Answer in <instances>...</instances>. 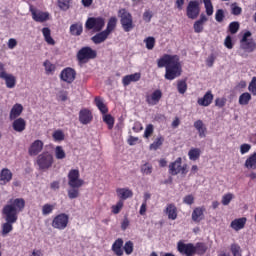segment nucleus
Returning a JSON list of instances; mask_svg holds the SVG:
<instances>
[{
    "label": "nucleus",
    "mask_w": 256,
    "mask_h": 256,
    "mask_svg": "<svg viewBox=\"0 0 256 256\" xmlns=\"http://www.w3.org/2000/svg\"><path fill=\"white\" fill-rule=\"evenodd\" d=\"M10 204H6L2 209V215L5 219V223L2 224L1 235H9L13 231V224L17 223L19 219V213L25 209V199L16 198L9 201Z\"/></svg>",
    "instance_id": "f257e3e1"
},
{
    "label": "nucleus",
    "mask_w": 256,
    "mask_h": 256,
    "mask_svg": "<svg viewBox=\"0 0 256 256\" xmlns=\"http://www.w3.org/2000/svg\"><path fill=\"white\" fill-rule=\"evenodd\" d=\"M158 69L165 67V79L167 81H173L177 77H181L183 73V66H181V60L178 55L164 54L157 60Z\"/></svg>",
    "instance_id": "f03ea898"
},
{
    "label": "nucleus",
    "mask_w": 256,
    "mask_h": 256,
    "mask_svg": "<svg viewBox=\"0 0 256 256\" xmlns=\"http://www.w3.org/2000/svg\"><path fill=\"white\" fill-rule=\"evenodd\" d=\"M81 174L79 173V169H71L68 173V185L70 189H68V197L69 199H77L79 197L82 186L85 185V180L80 179Z\"/></svg>",
    "instance_id": "7ed1b4c3"
},
{
    "label": "nucleus",
    "mask_w": 256,
    "mask_h": 256,
    "mask_svg": "<svg viewBox=\"0 0 256 256\" xmlns=\"http://www.w3.org/2000/svg\"><path fill=\"white\" fill-rule=\"evenodd\" d=\"M252 35L251 31H246L240 39V50L238 51V55L244 59L249 57V54L247 53H253V51L256 50L255 40L253 38H249Z\"/></svg>",
    "instance_id": "20e7f679"
},
{
    "label": "nucleus",
    "mask_w": 256,
    "mask_h": 256,
    "mask_svg": "<svg viewBox=\"0 0 256 256\" xmlns=\"http://www.w3.org/2000/svg\"><path fill=\"white\" fill-rule=\"evenodd\" d=\"M118 18L120 19V25L125 33H129L135 29L133 15L126 8L118 10Z\"/></svg>",
    "instance_id": "39448f33"
},
{
    "label": "nucleus",
    "mask_w": 256,
    "mask_h": 256,
    "mask_svg": "<svg viewBox=\"0 0 256 256\" xmlns=\"http://www.w3.org/2000/svg\"><path fill=\"white\" fill-rule=\"evenodd\" d=\"M76 57L80 65H85V63H89V61L97 59V50L89 46H84L77 52Z\"/></svg>",
    "instance_id": "423d86ee"
},
{
    "label": "nucleus",
    "mask_w": 256,
    "mask_h": 256,
    "mask_svg": "<svg viewBox=\"0 0 256 256\" xmlns=\"http://www.w3.org/2000/svg\"><path fill=\"white\" fill-rule=\"evenodd\" d=\"M54 161L53 154L48 151L42 152L36 159V163L40 171H47L48 169H51Z\"/></svg>",
    "instance_id": "0eeeda50"
},
{
    "label": "nucleus",
    "mask_w": 256,
    "mask_h": 256,
    "mask_svg": "<svg viewBox=\"0 0 256 256\" xmlns=\"http://www.w3.org/2000/svg\"><path fill=\"white\" fill-rule=\"evenodd\" d=\"M85 27L88 31L93 30L95 33H99L105 27V18L90 17L86 20Z\"/></svg>",
    "instance_id": "6e6552de"
},
{
    "label": "nucleus",
    "mask_w": 256,
    "mask_h": 256,
    "mask_svg": "<svg viewBox=\"0 0 256 256\" xmlns=\"http://www.w3.org/2000/svg\"><path fill=\"white\" fill-rule=\"evenodd\" d=\"M53 229H58V231H64L69 225V214L60 213L54 216L51 223Z\"/></svg>",
    "instance_id": "1a4fd4ad"
},
{
    "label": "nucleus",
    "mask_w": 256,
    "mask_h": 256,
    "mask_svg": "<svg viewBox=\"0 0 256 256\" xmlns=\"http://www.w3.org/2000/svg\"><path fill=\"white\" fill-rule=\"evenodd\" d=\"M183 159L178 157L174 162L170 163L168 166V171L170 175L175 176L181 173L182 175H187V164L182 166Z\"/></svg>",
    "instance_id": "9d476101"
},
{
    "label": "nucleus",
    "mask_w": 256,
    "mask_h": 256,
    "mask_svg": "<svg viewBox=\"0 0 256 256\" xmlns=\"http://www.w3.org/2000/svg\"><path fill=\"white\" fill-rule=\"evenodd\" d=\"M201 13V1L191 0L186 7V16L188 19H197Z\"/></svg>",
    "instance_id": "9b49d317"
},
{
    "label": "nucleus",
    "mask_w": 256,
    "mask_h": 256,
    "mask_svg": "<svg viewBox=\"0 0 256 256\" xmlns=\"http://www.w3.org/2000/svg\"><path fill=\"white\" fill-rule=\"evenodd\" d=\"M60 79L64 83L71 85L75 79H77V71L71 67L64 68L60 73Z\"/></svg>",
    "instance_id": "f8f14e48"
},
{
    "label": "nucleus",
    "mask_w": 256,
    "mask_h": 256,
    "mask_svg": "<svg viewBox=\"0 0 256 256\" xmlns=\"http://www.w3.org/2000/svg\"><path fill=\"white\" fill-rule=\"evenodd\" d=\"M177 251L180 253V255L193 256L195 252V244L179 241L177 243Z\"/></svg>",
    "instance_id": "ddd939ff"
},
{
    "label": "nucleus",
    "mask_w": 256,
    "mask_h": 256,
    "mask_svg": "<svg viewBox=\"0 0 256 256\" xmlns=\"http://www.w3.org/2000/svg\"><path fill=\"white\" fill-rule=\"evenodd\" d=\"M163 98V92L161 89L154 90L151 94L146 95V103L151 107L158 105L159 101Z\"/></svg>",
    "instance_id": "4468645a"
},
{
    "label": "nucleus",
    "mask_w": 256,
    "mask_h": 256,
    "mask_svg": "<svg viewBox=\"0 0 256 256\" xmlns=\"http://www.w3.org/2000/svg\"><path fill=\"white\" fill-rule=\"evenodd\" d=\"M79 121L81 125H89L93 121V112L87 108L81 109L79 112Z\"/></svg>",
    "instance_id": "2eb2a0df"
},
{
    "label": "nucleus",
    "mask_w": 256,
    "mask_h": 256,
    "mask_svg": "<svg viewBox=\"0 0 256 256\" xmlns=\"http://www.w3.org/2000/svg\"><path fill=\"white\" fill-rule=\"evenodd\" d=\"M0 79H4L6 87L13 89L17 85V78L13 74H7V72H0Z\"/></svg>",
    "instance_id": "dca6fc26"
},
{
    "label": "nucleus",
    "mask_w": 256,
    "mask_h": 256,
    "mask_svg": "<svg viewBox=\"0 0 256 256\" xmlns=\"http://www.w3.org/2000/svg\"><path fill=\"white\" fill-rule=\"evenodd\" d=\"M41 151H43V141L41 140H35L28 149L31 157L37 156Z\"/></svg>",
    "instance_id": "f3484780"
},
{
    "label": "nucleus",
    "mask_w": 256,
    "mask_h": 256,
    "mask_svg": "<svg viewBox=\"0 0 256 256\" xmlns=\"http://www.w3.org/2000/svg\"><path fill=\"white\" fill-rule=\"evenodd\" d=\"M32 14V19L36 21V23H45V21H49V14L47 12L36 11L35 9H30Z\"/></svg>",
    "instance_id": "a211bd4d"
},
{
    "label": "nucleus",
    "mask_w": 256,
    "mask_h": 256,
    "mask_svg": "<svg viewBox=\"0 0 256 256\" xmlns=\"http://www.w3.org/2000/svg\"><path fill=\"white\" fill-rule=\"evenodd\" d=\"M191 217H192V221H194V223H201V221H203V219H205L204 206L194 208V210L192 211Z\"/></svg>",
    "instance_id": "6ab92c4d"
},
{
    "label": "nucleus",
    "mask_w": 256,
    "mask_h": 256,
    "mask_svg": "<svg viewBox=\"0 0 256 256\" xmlns=\"http://www.w3.org/2000/svg\"><path fill=\"white\" fill-rule=\"evenodd\" d=\"M12 128L16 131V133H23L25 129H27V121L23 118H16L13 120Z\"/></svg>",
    "instance_id": "aec40b11"
},
{
    "label": "nucleus",
    "mask_w": 256,
    "mask_h": 256,
    "mask_svg": "<svg viewBox=\"0 0 256 256\" xmlns=\"http://www.w3.org/2000/svg\"><path fill=\"white\" fill-rule=\"evenodd\" d=\"M141 79V73L136 72L134 74L126 75L122 78V84L124 87H128L131 83H137Z\"/></svg>",
    "instance_id": "412c9836"
},
{
    "label": "nucleus",
    "mask_w": 256,
    "mask_h": 256,
    "mask_svg": "<svg viewBox=\"0 0 256 256\" xmlns=\"http://www.w3.org/2000/svg\"><path fill=\"white\" fill-rule=\"evenodd\" d=\"M245 225H247V218H236L230 223L231 229L234 231H241V229H245Z\"/></svg>",
    "instance_id": "4be33fe9"
},
{
    "label": "nucleus",
    "mask_w": 256,
    "mask_h": 256,
    "mask_svg": "<svg viewBox=\"0 0 256 256\" xmlns=\"http://www.w3.org/2000/svg\"><path fill=\"white\" fill-rule=\"evenodd\" d=\"M213 93L211 91H207L202 98H198L197 103L201 107H209L213 103Z\"/></svg>",
    "instance_id": "5701e85b"
},
{
    "label": "nucleus",
    "mask_w": 256,
    "mask_h": 256,
    "mask_svg": "<svg viewBox=\"0 0 256 256\" xmlns=\"http://www.w3.org/2000/svg\"><path fill=\"white\" fill-rule=\"evenodd\" d=\"M109 38V35L105 32V30L98 32L96 35H94L91 38L92 43L95 45H101V43H105L107 39Z\"/></svg>",
    "instance_id": "b1692460"
},
{
    "label": "nucleus",
    "mask_w": 256,
    "mask_h": 256,
    "mask_svg": "<svg viewBox=\"0 0 256 256\" xmlns=\"http://www.w3.org/2000/svg\"><path fill=\"white\" fill-rule=\"evenodd\" d=\"M244 167L249 171H256V152L250 154L245 160Z\"/></svg>",
    "instance_id": "393cba45"
},
{
    "label": "nucleus",
    "mask_w": 256,
    "mask_h": 256,
    "mask_svg": "<svg viewBox=\"0 0 256 256\" xmlns=\"http://www.w3.org/2000/svg\"><path fill=\"white\" fill-rule=\"evenodd\" d=\"M116 193L120 199V201H125L131 197H133V191L129 188H117Z\"/></svg>",
    "instance_id": "a878e982"
},
{
    "label": "nucleus",
    "mask_w": 256,
    "mask_h": 256,
    "mask_svg": "<svg viewBox=\"0 0 256 256\" xmlns=\"http://www.w3.org/2000/svg\"><path fill=\"white\" fill-rule=\"evenodd\" d=\"M164 213L168 215V219H170L171 221H175V219H177V206H175V204L173 203L167 204Z\"/></svg>",
    "instance_id": "bb28decb"
},
{
    "label": "nucleus",
    "mask_w": 256,
    "mask_h": 256,
    "mask_svg": "<svg viewBox=\"0 0 256 256\" xmlns=\"http://www.w3.org/2000/svg\"><path fill=\"white\" fill-rule=\"evenodd\" d=\"M194 127L198 131L199 137L201 139L207 137V127L203 123V120H197L194 122Z\"/></svg>",
    "instance_id": "cd10ccee"
},
{
    "label": "nucleus",
    "mask_w": 256,
    "mask_h": 256,
    "mask_svg": "<svg viewBox=\"0 0 256 256\" xmlns=\"http://www.w3.org/2000/svg\"><path fill=\"white\" fill-rule=\"evenodd\" d=\"M21 113H23V105L15 104L10 111V115H9L10 121H13L14 119L19 118L21 116Z\"/></svg>",
    "instance_id": "c85d7f7f"
},
{
    "label": "nucleus",
    "mask_w": 256,
    "mask_h": 256,
    "mask_svg": "<svg viewBox=\"0 0 256 256\" xmlns=\"http://www.w3.org/2000/svg\"><path fill=\"white\" fill-rule=\"evenodd\" d=\"M11 179H13V173L11 170H9V168H3L0 172V181L6 185V183H9Z\"/></svg>",
    "instance_id": "c756f323"
},
{
    "label": "nucleus",
    "mask_w": 256,
    "mask_h": 256,
    "mask_svg": "<svg viewBox=\"0 0 256 256\" xmlns=\"http://www.w3.org/2000/svg\"><path fill=\"white\" fill-rule=\"evenodd\" d=\"M112 251L117 256H123V240L121 238L116 239L112 244Z\"/></svg>",
    "instance_id": "7c9ffc66"
},
{
    "label": "nucleus",
    "mask_w": 256,
    "mask_h": 256,
    "mask_svg": "<svg viewBox=\"0 0 256 256\" xmlns=\"http://www.w3.org/2000/svg\"><path fill=\"white\" fill-rule=\"evenodd\" d=\"M207 244L205 242H198L194 245V255H205L207 253Z\"/></svg>",
    "instance_id": "2f4dec72"
},
{
    "label": "nucleus",
    "mask_w": 256,
    "mask_h": 256,
    "mask_svg": "<svg viewBox=\"0 0 256 256\" xmlns=\"http://www.w3.org/2000/svg\"><path fill=\"white\" fill-rule=\"evenodd\" d=\"M83 33V24L75 23L70 26V35L79 37Z\"/></svg>",
    "instance_id": "473e14b6"
},
{
    "label": "nucleus",
    "mask_w": 256,
    "mask_h": 256,
    "mask_svg": "<svg viewBox=\"0 0 256 256\" xmlns=\"http://www.w3.org/2000/svg\"><path fill=\"white\" fill-rule=\"evenodd\" d=\"M115 27H117V17L112 16L108 20L107 27L104 30V32H106L108 35H111V33L115 31Z\"/></svg>",
    "instance_id": "72a5a7b5"
},
{
    "label": "nucleus",
    "mask_w": 256,
    "mask_h": 256,
    "mask_svg": "<svg viewBox=\"0 0 256 256\" xmlns=\"http://www.w3.org/2000/svg\"><path fill=\"white\" fill-rule=\"evenodd\" d=\"M94 101H95L96 107L99 109L102 115H106V113H109V109L107 108L105 103H103V99H101V97L99 96L95 97Z\"/></svg>",
    "instance_id": "f704fd0d"
},
{
    "label": "nucleus",
    "mask_w": 256,
    "mask_h": 256,
    "mask_svg": "<svg viewBox=\"0 0 256 256\" xmlns=\"http://www.w3.org/2000/svg\"><path fill=\"white\" fill-rule=\"evenodd\" d=\"M42 35L48 45H55V40L51 37V29L47 27L43 28Z\"/></svg>",
    "instance_id": "c9c22d12"
},
{
    "label": "nucleus",
    "mask_w": 256,
    "mask_h": 256,
    "mask_svg": "<svg viewBox=\"0 0 256 256\" xmlns=\"http://www.w3.org/2000/svg\"><path fill=\"white\" fill-rule=\"evenodd\" d=\"M188 157L190 161H197L199 157H201V149L199 148H191L188 152Z\"/></svg>",
    "instance_id": "e433bc0d"
},
{
    "label": "nucleus",
    "mask_w": 256,
    "mask_h": 256,
    "mask_svg": "<svg viewBox=\"0 0 256 256\" xmlns=\"http://www.w3.org/2000/svg\"><path fill=\"white\" fill-rule=\"evenodd\" d=\"M252 97L249 92H244L239 96V105L245 106L251 101Z\"/></svg>",
    "instance_id": "4c0bfd02"
},
{
    "label": "nucleus",
    "mask_w": 256,
    "mask_h": 256,
    "mask_svg": "<svg viewBox=\"0 0 256 256\" xmlns=\"http://www.w3.org/2000/svg\"><path fill=\"white\" fill-rule=\"evenodd\" d=\"M43 65L46 75H53V73H55V69H57L55 64L51 63L49 60H46Z\"/></svg>",
    "instance_id": "58836bf2"
},
{
    "label": "nucleus",
    "mask_w": 256,
    "mask_h": 256,
    "mask_svg": "<svg viewBox=\"0 0 256 256\" xmlns=\"http://www.w3.org/2000/svg\"><path fill=\"white\" fill-rule=\"evenodd\" d=\"M103 122L108 125V129H113L115 125V118L111 114H104L103 115Z\"/></svg>",
    "instance_id": "ea45409f"
},
{
    "label": "nucleus",
    "mask_w": 256,
    "mask_h": 256,
    "mask_svg": "<svg viewBox=\"0 0 256 256\" xmlns=\"http://www.w3.org/2000/svg\"><path fill=\"white\" fill-rule=\"evenodd\" d=\"M177 89L180 95H185V93H187V80H178Z\"/></svg>",
    "instance_id": "a19ab883"
},
{
    "label": "nucleus",
    "mask_w": 256,
    "mask_h": 256,
    "mask_svg": "<svg viewBox=\"0 0 256 256\" xmlns=\"http://www.w3.org/2000/svg\"><path fill=\"white\" fill-rule=\"evenodd\" d=\"M54 153H55V158L58 160L65 159V157H67L65 150H63V146H56Z\"/></svg>",
    "instance_id": "79ce46f5"
},
{
    "label": "nucleus",
    "mask_w": 256,
    "mask_h": 256,
    "mask_svg": "<svg viewBox=\"0 0 256 256\" xmlns=\"http://www.w3.org/2000/svg\"><path fill=\"white\" fill-rule=\"evenodd\" d=\"M203 3L206 10V15L211 17V15H213V2H211V0H203Z\"/></svg>",
    "instance_id": "37998d69"
},
{
    "label": "nucleus",
    "mask_w": 256,
    "mask_h": 256,
    "mask_svg": "<svg viewBox=\"0 0 256 256\" xmlns=\"http://www.w3.org/2000/svg\"><path fill=\"white\" fill-rule=\"evenodd\" d=\"M141 173H143V175H151L153 173V165L146 162L141 166Z\"/></svg>",
    "instance_id": "c03bdc74"
},
{
    "label": "nucleus",
    "mask_w": 256,
    "mask_h": 256,
    "mask_svg": "<svg viewBox=\"0 0 256 256\" xmlns=\"http://www.w3.org/2000/svg\"><path fill=\"white\" fill-rule=\"evenodd\" d=\"M58 7L62 11H69V8L71 7V0H58Z\"/></svg>",
    "instance_id": "a18cd8bd"
},
{
    "label": "nucleus",
    "mask_w": 256,
    "mask_h": 256,
    "mask_svg": "<svg viewBox=\"0 0 256 256\" xmlns=\"http://www.w3.org/2000/svg\"><path fill=\"white\" fill-rule=\"evenodd\" d=\"M123 249L126 253V255H131L133 253L134 250V244L133 241L128 240L127 242H125Z\"/></svg>",
    "instance_id": "49530a36"
},
{
    "label": "nucleus",
    "mask_w": 256,
    "mask_h": 256,
    "mask_svg": "<svg viewBox=\"0 0 256 256\" xmlns=\"http://www.w3.org/2000/svg\"><path fill=\"white\" fill-rule=\"evenodd\" d=\"M123 205H124L123 200H119V201L116 203V205H113V206L111 207L112 213H113L114 215H119V213H121V209H123Z\"/></svg>",
    "instance_id": "de8ad7c7"
},
{
    "label": "nucleus",
    "mask_w": 256,
    "mask_h": 256,
    "mask_svg": "<svg viewBox=\"0 0 256 256\" xmlns=\"http://www.w3.org/2000/svg\"><path fill=\"white\" fill-rule=\"evenodd\" d=\"M144 43L146 44V49H148L149 51L155 48V38L152 36L147 37L144 40Z\"/></svg>",
    "instance_id": "09e8293b"
},
{
    "label": "nucleus",
    "mask_w": 256,
    "mask_h": 256,
    "mask_svg": "<svg viewBox=\"0 0 256 256\" xmlns=\"http://www.w3.org/2000/svg\"><path fill=\"white\" fill-rule=\"evenodd\" d=\"M239 22L237 21H234V22H231L228 26V31L229 33H231V35H235V33H237L239 31Z\"/></svg>",
    "instance_id": "8fccbe9b"
},
{
    "label": "nucleus",
    "mask_w": 256,
    "mask_h": 256,
    "mask_svg": "<svg viewBox=\"0 0 256 256\" xmlns=\"http://www.w3.org/2000/svg\"><path fill=\"white\" fill-rule=\"evenodd\" d=\"M54 209H55V205L44 204L42 207V215H51V213H53Z\"/></svg>",
    "instance_id": "3c124183"
},
{
    "label": "nucleus",
    "mask_w": 256,
    "mask_h": 256,
    "mask_svg": "<svg viewBox=\"0 0 256 256\" xmlns=\"http://www.w3.org/2000/svg\"><path fill=\"white\" fill-rule=\"evenodd\" d=\"M163 141H165V139L163 137H158L151 145H150V149H153L154 151H157V149H159L161 147V145H163Z\"/></svg>",
    "instance_id": "603ef678"
},
{
    "label": "nucleus",
    "mask_w": 256,
    "mask_h": 256,
    "mask_svg": "<svg viewBox=\"0 0 256 256\" xmlns=\"http://www.w3.org/2000/svg\"><path fill=\"white\" fill-rule=\"evenodd\" d=\"M230 251L233 256H241V246L239 244H231Z\"/></svg>",
    "instance_id": "864d4df0"
},
{
    "label": "nucleus",
    "mask_w": 256,
    "mask_h": 256,
    "mask_svg": "<svg viewBox=\"0 0 256 256\" xmlns=\"http://www.w3.org/2000/svg\"><path fill=\"white\" fill-rule=\"evenodd\" d=\"M225 19V11L223 9H218L215 14V20L217 23H223Z\"/></svg>",
    "instance_id": "5fc2aeb1"
},
{
    "label": "nucleus",
    "mask_w": 256,
    "mask_h": 256,
    "mask_svg": "<svg viewBox=\"0 0 256 256\" xmlns=\"http://www.w3.org/2000/svg\"><path fill=\"white\" fill-rule=\"evenodd\" d=\"M233 201V194L232 193H227L224 196H222V205H229Z\"/></svg>",
    "instance_id": "6e6d98bb"
},
{
    "label": "nucleus",
    "mask_w": 256,
    "mask_h": 256,
    "mask_svg": "<svg viewBox=\"0 0 256 256\" xmlns=\"http://www.w3.org/2000/svg\"><path fill=\"white\" fill-rule=\"evenodd\" d=\"M248 91H250V93H252V95H256V77L254 76L251 80V82L249 83L248 86Z\"/></svg>",
    "instance_id": "4d7b16f0"
},
{
    "label": "nucleus",
    "mask_w": 256,
    "mask_h": 256,
    "mask_svg": "<svg viewBox=\"0 0 256 256\" xmlns=\"http://www.w3.org/2000/svg\"><path fill=\"white\" fill-rule=\"evenodd\" d=\"M153 131H154L153 124H148L144 131V137L146 139H149V137L153 135Z\"/></svg>",
    "instance_id": "13d9d810"
},
{
    "label": "nucleus",
    "mask_w": 256,
    "mask_h": 256,
    "mask_svg": "<svg viewBox=\"0 0 256 256\" xmlns=\"http://www.w3.org/2000/svg\"><path fill=\"white\" fill-rule=\"evenodd\" d=\"M53 139L55 141H63L65 139V134H63V131L58 130L53 133Z\"/></svg>",
    "instance_id": "bf43d9fd"
},
{
    "label": "nucleus",
    "mask_w": 256,
    "mask_h": 256,
    "mask_svg": "<svg viewBox=\"0 0 256 256\" xmlns=\"http://www.w3.org/2000/svg\"><path fill=\"white\" fill-rule=\"evenodd\" d=\"M243 13V9L235 4L231 5V14L232 15H241Z\"/></svg>",
    "instance_id": "052dcab7"
},
{
    "label": "nucleus",
    "mask_w": 256,
    "mask_h": 256,
    "mask_svg": "<svg viewBox=\"0 0 256 256\" xmlns=\"http://www.w3.org/2000/svg\"><path fill=\"white\" fill-rule=\"evenodd\" d=\"M227 103V99L225 98H216L215 99V105L216 107H219V109H223Z\"/></svg>",
    "instance_id": "680f3d73"
},
{
    "label": "nucleus",
    "mask_w": 256,
    "mask_h": 256,
    "mask_svg": "<svg viewBox=\"0 0 256 256\" xmlns=\"http://www.w3.org/2000/svg\"><path fill=\"white\" fill-rule=\"evenodd\" d=\"M204 24L201 22H198V20L194 23L193 29L196 33H203Z\"/></svg>",
    "instance_id": "e2e57ef3"
},
{
    "label": "nucleus",
    "mask_w": 256,
    "mask_h": 256,
    "mask_svg": "<svg viewBox=\"0 0 256 256\" xmlns=\"http://www.w3.org/2000/svg\"><path fill=\"white\" fill-rule=\"evenodd\" d=\"M183 203H185L186 205H193L195 203V197H193V195L191 194L186 195L183 198Z\"/></svg>",
    "instance_id": "0e129e2a"
},
{
    "label": "nucleus",
    "mask_w": 256,
    "mask_h": 256,
    "mask_svg": "<svg viewBox=\"0 0 256 256\" xmlns=\"http://www.w3.org/2000/svg\"><path fill=\"white\" fill-rule=\"evenodd\" d=\"M224 45L227 49H233V38L231 36H226L224 40Z\"/></svg>",
    "instance_id": "69168bd1"
},
{
    "label": "nucleus",
    "mask_w": 256,
    "mask_h": 256,
    "mask_svg": "<svg viewBox=\"0 0 256 256\" xmlns=\"http://www.w3.org/2000/svg\"><path fill=\"white\" fill-rule=\"evenodd\" d=\"M251 151V144H242L240 146L241 155H245V153H249Z\"/></svg>",
    "instance_id": "338daca9"
},
{
    "label": "nucleus",
    "mask_w": 256,
    "mask_h": 256,
    "mask_svg": "<svg viewBox=\"0 0 256 256\" xmlns=\"http://www.w3.org/2000/svg\"><path fill=\"white\" fill-rule=\"evenodd\" d=\"M215 59H217V57L215 56V54H211L207 60H206V65L208 67H213V64L215 63Z\"/></svg>",
    "instance_id": "774afa93"
}]
</instances>
